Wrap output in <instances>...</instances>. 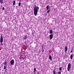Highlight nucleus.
Returning a JSON list of instances; mask_svg holds the SVG:
<instances>
[{"mask_svg": "<svg viewBox=\"0 0 74 74\" xmlns=\"http://www.w3.org/2000/svg\"><path fill=\"white\" fill-rule=\"evenodd\" d=\"M0 41L1 42H3V37H1Z\"/></svg>", "mask_w": 74, "mask_h": 74, "instance_id": "6e6552de", "label": "nucleus"}, {"mask_svg": "<svg viewBox=\"0 0 74 74\" xmlns=\"http://www.w3.org/2000/svg\"><path fill=\"white\" fill-rule=\"evenodd\" d=\"M3 64L4 66H7V61H5V62L3 63Z\"/></svg>", "mask_w": 74, "mask_h": 74, "instance_id": "1a4fd4ad", "label": "nucleus"}, {"mask_svg": "<svg viewBox=\"0 0 74 74\" xmlns=\"http://www.w3.org/2000/svg\"><path fill=\"white\" fill-rule=\"evenodd\" d=\"M71 63H69L68 65V67L67 68V69L68 71H70V69H71Z\"/></svg>", "mask_w": 74, "mask_h": 74, "instance_id": "f03ea898", "label": "nucleus"}, {"mask_svg": "<svg viewBox=\"0 0 74 74\" xmlns=\"http://www.w3.org/2000/svg\"><path fill=\"white\" fill-rule=\"evenodd\" d=\"M5 69H6V66L5 65L4 66V70H5Z\"/></svg>", "mask_w": 74, "mask_h": 74, "instance_id": "6ab92c4d", "label": "nucleus"}, {"mask_svg": "<svg viewBox=\"0 0 74 74\" xmlns=\"http://www.w3.org/2000/svg\"><path fill=\"white\" fill-rule=\"evenodd\" d=\"M49 59H50V61H52V56H51V55L49 56Z\"/></svg>", "mask_w": 74, "mask_h": 74, "instance_id": "423d86ee", "label": "nucleus"}, {"mask_svg": "<svg viewBox=\"0 0 74 74\" xmlns=\"http://www.w3.org/2000/svg\"><path fill=\"white\" fill-rule=\"evenodd\" d=\"M58 74H61V71H59L58 72Z\"/></svg>", "mask_w": 74, "mask_h": 74, "instance_id": "dca6fc26", "label": "nucleus"}, {"mask_svg": "<svg viewBox=\"0 0 74 74\" xmlns=\"http://www.w3.org/2000/svg\"><path fill=\"white\" fill-rule=\"evenodd\" d=\"M27 38V35L23 37V39L24 40H26Z\"/></svg>", "mask_w": 74, "mask_h": 74, "instance_id": "0eeeda50", "label": "nucleus"}, {"mask_svg": "<svg viewBox=\"0 0 74 74\" xmlns=\"http://www.w3.org/2000/svg\"><path fill=\"white\" fill-rule=\"evenodd\" d=\"M3 45V42H1V45L2 46Z\"/></svg>", "mask_w": 74, "mask_h": 74, "instance_id": "b1692460", "label": "nucleus"}, {"mask_svg": "<svg viewBox=\"0 0 74 74\" xmlns=\"http://www.w3.org/2000/svg\"><path fill=\"white\" fill-rule=\"evenodd\" d=\"M70 58L71 59H73V56L72 54L71 55Z\"/></svg>", "mask_w": 74, "mask_h": 74, "instance_id": "ddd939ff", "label": "nucleus"}, {"mask_svg": "<svg viewBox=\"0 0 74 74\" xmlns=\"http://www.w3.org/2000/svg\"><path fill=\"white\" fill-rule=\"evenodd\" d=\"M65 51L67 52V46H66L65 47Z\"/></svg>", "mask_w": 74, "mask_h": 74, "instance_id": "9d476101", "label": "nucleus"}, {"mask_svg": "<svg viewBox=\"0 0 74 74\" xmlns=\"http://www.w3.org/2000/svg\"><path fill=\"white\" fill-rule=\"evenodd\" d=\"M73 49H72L71 50V53H72V52H73Z\"/></svg>", "mask_w": 74, "mask_h": 74, "instance_id": "4be33fe9", "label": "nucleus"}, {"mask_svg": "<svg viewBox=\"0 0 74 74\" xmlns=\"http://www.w3.org/2000/svg\"><path fill=\"white\" fill-rule=\"evenodd\" d=\"M37 74H39V73L38 72V73H37Z\"/></svg>", "mask_w": 74, "mask_h": 74, "instance_id": "bb28decb", "label": "nucleus"}, {"mask_svg": "<svg viewBox=\"0 0 74 74\" xmlns=\"http://www.w3.org/2000/svg\"><path fill=\"white\" fill-rule=\"evenodd\" d=\"M42 53H44V44H43L42 46Z\"/></svg>", "mask_w": 74, "mask_h": 74, "instance_id": "f8f14e48", "label": "nucleus"}, {"mask_svg": "<svg viewBox=\"0 0 74 74\" xmlns=\"http://www.w3.org/2000/svg\"><path fill=\"white\" fill-rule=\"evenodd\" d=\"M10 65L12 66L14 64V59H12L10 62Z\"/></svg>", "mask_w": 74, "mask_h": 74, "instance_id": "7ed1b4c3", "label": "nucleus"}, {"mask_svg": "<svg viewBox=\"0 0 74 74\" xmlns=\"http://www.w3.org/2000/svg\"><path fill=\"white\" fill-rule=\"evenodd\" d=\"M2 10H4V7H3Z\"/></svg>", "mask_w": 74, "mask_h": 74, "instance_id": "393cba45", "label": "nucleus"}, {"mask_svg": "<svg viewBox=\"0 0 74 74\" xmlns=\"http://www.w3.org/2000/svg\"><path fill=\"white\" fill-rule=\"evenodd\" d=\"M59 69L60 71H61V70H62V67H60V68H59Z\"/></svg>", "mask_w": 74, "mask_h": 74, "instance_id": "a211bd4d", "label": "nucleus"}, {"mask_svg": "<svg viewBox=\"0 0 74 74\" xmlns=\"http://www.w3.org/2000/svg\"><path fill=\"white\" fill-rule=\"evenodd\" d=\"M4 1H3V0H0V3H1V5H2V4H3V3H4Z\"/></svg>", "mask_w": 74, "mask_h": 74, "instance_id": "20e7f679", "label": "nucleus"}, {"mask_svg": "<svg viewBox=\"0 0 74 74\" xmlns=\"http://www.w3.org/2000/svg\"><path fill=\"white\" fill-rule=\"evenodd\" d=\"M47 15V14H46V15Z\"/></svg>", "mask_w": 74, "mask_h": 74, "instance_id": "cd10ccee", "label": "nucleus"}, {"mask_svg": "<svg viewBox=\"0 0 74 74\" xmlns=\"http://www.w3.org/2000/svg\"><path fill=\"white\" fill-rule=\"evenodd\" d=\"M50 34H52V33H53V31H52V29H51L50 30Z\"/></svg>", "mask_w": 74, "mask_h": 74, "instance_id": "4468645a", "label": "nucleus"}, {"mask_svg": "<svg viewBox=\"0 0 74 74\" xmlns=\"http://www.w3.org/2000/svg\"><path fill=\"white\" fill-rule=\"evenodd\" d=\"M13 5H15V1H13Z\"/></svg>", "mask_w": 74, "mask_h": 74, "instance_id": "2eb2a0df", "label": "nucleus"}, {"mask_svg": "<svg viewBox=\"0 0 74 74\" xmlns=\"http://www.w3.org/2000/svg\"><path fill=\"white\" fill-rule=\"evenodd\" d=\"M36 68H34V72H36Z\"/></svg>", "mask_w": 74, "mask_h": 74, "instance_id": "412c9836", "label": "nucleus"}, {"mask_svg": "<svg viewBox=\"0 0 74 74\" xmlns=\"http://www.w3.org/2000/svg\"><path fill=\"white\" fill-rule=\"evenodd\" d=\"M49 11H50L49 9V10H48V11H47V13H49Z\"/></svg>", "mask_w": 74, "mask_h": 74, "instance_id": "5701e85b", "label": "nucleus"}, {"mask_svg": "<svg viewBox=\"0 0 74 74\" xmlns=\"http://www.w3.org/2000/svg\"><path fill=\"white\" fill-rule=\"evenodd\" d=\"M47 10H48V9H49V7L48 5L47 6Z\"/></svg>", "mask_w": 74, "mask_h": 74, "instance_id": "f3484780", "label": "nucleus"}, {"mask_svg": "<svg viewBox=\"0 0 74 74\" xmlns=\"http://www.w3.org/2000/svg\"><path fill=\"white\" fill-rule=\"evenodd\" d=\"M50 40H51V39H52L53 38V34H51L50 35Z\"/></svg>", "mask_w": 74, "mask_h": 74, "instance_id": "39448f33", "label": "nucleus"}, {"mask_svg": "<svg viewBox=\"0 0 74 74\" xmlns=\"http://www.w3.org/2000/svg\"><path fill=\"white\" fill-rule=\"evenodd\" d=\"M18 5L19 7H20L21 6V2H19L18 3Z\"/></svg>", "mask_w": 74, "mask_h": 74, "instance_id": "aec40b11", "label": "nucleus"}, {"mask_svg": "<svg viewBox=\"0 0 74 74\" xmlns=\"http://www.w3.org/2000/svg\"><path fill=\"white\" fill-rule=\"evenodd\" d=\"M53 74H57V73H56V71H55V70H53Z\"/></svg>", "mask_w": 74, "mask_h": 74, "instance_id": "9b49d317", "label": "nucleus"}, {"mask_svg": "<svg viewBox=\"0 0 74 74\" xmlns=\"http://www.w3.org/2000/svg\"><path fill=\"white\" fill-rule=\"evenodd\" d=\"M34 13L35 16L37 15V12L39 10V7L38 6H35L34 8Z\"/></svg>", "mask_w": 74, "mask_h": 74, "instance_id": "f257e3e1", "label": "nucleus"}, {"mask_svg": "<svg viewBox=\"0 0 74 74\" xmlns=\"http://www.w3.org/2000/svg\"><path fill=\"white\" fill-rule=\"evenodd\" d=\"M1 37H3V35H1Z\"/></svg>", "mask_w": 74, "mask_h": 74, "instance_id": "a878e982", "label": "nucleus"}]
</instances>
